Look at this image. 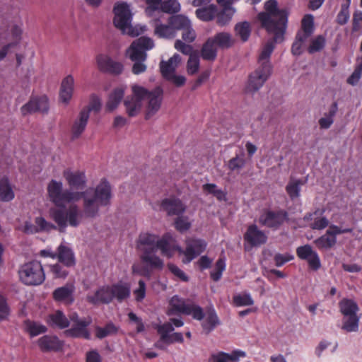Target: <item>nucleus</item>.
<instances>
[{
	"instance_id": "nucleus-1",
	"label": "nucleus",
	"mask_w": 362,
	"mask_h": 362,
	"mask_svg": "<svg viewBox=\"0 0 362 362\" xmlns=\"http://www.w3.org/2000/svg\"><path fill=\"white\" fill-rule=\"evenodd\" d=\"M47 189L50 201L59 207L83 199V211L76 204H71L66 209H49L51 218L57 224L61 231L64 230L68 225L77 227L83 216L96 217L99 214L100 207L110 206L112 198V187L106 178L101 179L95 187H89L82 192L64 189L61 181L52 180L48 183Z\"/></svg>"
},
{
	"instance_id": "nucleus-2",
	"label": "nucleus",
	"mask_w": 362,
	"mask_h": 362,
	"mask_svg": "<svg viewBox=\"0 0 362 362\" xmlns=\"http://www.w3.org/2000/svg\"><path fill=\"white\" fill-rule=\"evenodd\" d=\"M265 11L258 14V19L262 26L269 33L273 34L274 41L280 42L283 40L287 23V14L285 11L279 10L275 0L267 1L264 4Z\"/></svg>"
},
{
	"instance_id": "nucleus-3",
	"label": "nucleus",
	"mask_w": 362,
	"mask_h": 362,
	"mask_svg": "<svg viewBox=\"0 0 362 362\" xmlns=\"http://www.w3.org/2000/svg\"><path fill=\"white\" fill-rule=\"evenodd\" d=\"M158 235L147 232L141 233L136 240V249L141 252L140 259L151 269L161 270L163 261L155 253L157 251Z\"/></svg>"
},
{
	"instance_id": "nucleus-4",
	"label": "nucleus",
	"mask_w": 362,
	"mask_h": 362,
	"mask_svg": "<svg viewBox=\"0 0 362 362\" xmlns=\"http://www.w3.org/2000/svg\"><path fill=\"white\" fill-rule=\"evenodd\" d=\"M163 14L154 16L151 21V24L154 28V33L159 37L173 38L176 35L177 28H183L188 25V18L181 15L171 16L167 23H163Z\"/></svg>"
},
{
	"instance_id": "nucleus-5",
	"label": "nucleus",
	"mask_w": 362,
	"mask_h": 362,
	"mask_svg": "<svg viewBox=\"0 0 362 362\" xmlns=\"http://www.w3.org/2000/svg\"><path fill=\"white\" fill-rule=\"evenodd\" d=\"M153 47V41L147 37H141L132 43L127 50V54L131 60L134 62L132 66L133 74L138 75L146 70V66L144 64L147 57L146 52Z\"/></svg>"
},
{
	"instance_id": "nucleus-6",
	"label": "nucleus",
	"mask_w": 362,
	"mask_h": 362,
	"mask_svg": "<svg viewBox=\"0 0 362 362\" xmlns=\"http://www.w3.org/2000/svg\"><path fill=\"white\" fill-rule=\"evenodd\" d=\"M114 24L123 33L131 36H138L146 30V26L132 25V13L129 6L126 3H119L114 7Z\"/></svg>"
},
{
	"instance_id": "nucleus-7",
	"label": "nucleus",
	"mask_w": 362,
	"mask_h": 362,
	"mask_svg": "<svg viewBox=\"0 0 362 362\" xmlns=\"http://www.w3.org/2000/svg\"><path fill=\"white\" fill-rule=\"evenodd\" d=\"M21 281L25 285L37 286L42 284L45 274L41 263L31 261L23 264L18 271Z\"/></svg>"
},
{
	"instance_id": "nucleus-8",
	"label": "nucleus",
	"mask_w": 362,
	"mask_h": 362,
	"mask_svg": "<svg viewBox=\"0 0 362 362\" xmlns=\"http://www.w3.org/2000/svg\"><path fill=\"white\" fill-rule=\"evenodd\" d=\"M179 313L191 315L198 320H202L204 317L203 310L200 306L188 303L177 295H175L169 301V308L167 314L173 315Z\"/></svg>"
},
{
	"instance_id": "nucleus-9",
	"label": "nucleus",
	"mask_w": 362,
	"mask_h": 362,
	"mask_svg": "<svg viewBox=\"0 0 362 362\" xmlns=\"http://www.w3.org/2000/svg\"><path fill=\"white\" fill-rule=\"evenodd\" d=\"M132 95L126 98L124 105L126 112L129 117L136 116L141 110L146 88L137 83L131 86Z\"/></svg>"
},
{
	"instance_id": "nucleus-10",
	"label": "nucleus",
	"mask_w": 362,
	"mask_h": 362,
	"mask_svg": "<svg viewBox=\"0 0 362 362\" xmlns=\"http://www.w3.org/2000/svg\"><path fill=\"white\" fill-rule=\"evenodd\" d=\"M272 70L268 66H259L252 71L248 77L246 90L250 93H255L259 90L265 82L269 78Z\"/></svg>"
},
{
	"instance_id": "nucleus-11",
	"label": "nucleus",
	"mask_w": 362,
	"mask_h": 362,
	"mask_svg": "<svg viewBox=\"0 0 362 362\" xmlns=\"http://www.w3.org/2000/svg\"><path fill=\"white\" fill-rule=\"evenodd\" d=\"M146 92L145 100H147V105L145 117L148 119L156 115L160 109L163 99V90L161 87L157 86L152 90L146 88Z\"/></svg>"
},
{
	"instance_id": "nucleus-12",
	"label": "nucleus",
	"mask_w": 362,
	"mask_h": 362,
	"mask_svg": "<svg viewBox=\"0 0 362 362\" xmlns=\"http://www.w3.org/2000/svg\"><path fill=\"white\" fill-rule=\"evenodd\" d=\"M186 248L181 254L185 255L184 264H188L202 254L206 248L207 243L204 240L199 238H187L185 241Z\"/></svg>"
},
{
	"instance_id": "nucleus-13",
	"label": "nucleus",
	"mask_w": 362,
	"mask_h": 362,
	"mask_svg": "<svg viewBox=\"0 0 362 362\" xmlns=\"http://www.w3.org/2000/svg\"><path fill=\"white\" fill-rule=\"evenodd\" d=\"M48 110V98L45 95H42L32 97L27 103L21 107V112L23 115H27L37 112L47 113Z\"/></svg>"
},
{
	"instance_id": "nucleus-14",
	"label": "nucleus",
	"mask_w": 362,
	"mask_h": 362,
	"mask_svg": "<svg viewBox=\"0 0 362 362\" xmlns=\"http://www.w3.org/2000/svg\"><path fill=\"white\" fill-rule=\"evenodd\" d=\"M156 247L157 250H160L161 254L168 258L173 255L175 250L180 254L183 252V249L177 245L175 239L169 233L164 234L161 238L158 236Z\"/></svg>"
},
{
	"instance_id": "nucleus-15",
	"label": "nucleus",
	"mask_w": 362,
	"mask_h": 362,
	"mask_svg": "<svg viewBox=\"0 0 362 362\" xmlns=\"http://www.w3.org/2000/svg\"><path fill=\"white\" fill-rule=\"evenodd\" d=\"M63 177L69 186V189H82L87 183V178L84 171L76 170H72L69 168L63 171Z\"/></svg>"
},
{
	"instance_id": "nucleus-16",
	"label": "nucleus",
	"mask_w": 362,
	"mask_h": 362,
	"mask_svg": "<svg viewBox=\"0 0 362 362\" xmlns=\"http://www.w3.org/2000/svg\"><path fill=\"white\" fill-rule=\"evenodd\" d=\"M296 254L300 259L306 260L312 269L317 270L320 268V257L310 245H305L297 247Z\"/></svg>"
},
{
	"instance_id": "nucleus-17",
	"label": "nucleus",
	"mask_w": 362,
	"mask_h": 362,
	"mask_svg": "<svg viewBox=\"0 0 362 362\" xmlns=\"http://www.w3.org/2000/svg\"><path fill=\"white\" fill-rule=\"evenodd\" d=\"M155 328L160 334V340L164 341L167 344H173L174 342L182 343L184 341L183 336L180 332H175L170 334L174 327L170 322H166L163 325H157Z\"/></svg>"
},
{
	"instance_id": "nucleus-18",
	"label": "nucleus",
	"mask_w": 362,
	"mask_h": 362,
	"mask_svg": "<svg viewBox=\"0 0 362 362\" xmlns=\"http://www.w3.org/2000/svg\"><path fill=\"white\" fill-rule=\"evenodd\" d=\"M98 69L104 72H108L115 75L122 74L124 69L123 64L119 62L112 60L106 55H99L97 57Z\"/></svg>"
},
{
	"instance_id": "nucleus-19",
	"label": "nucleus",
	"mask_w": 362,
	"mask_h": 362,
	"mask_svg": "<svg viewBox=\"0 0 362 362\" xmlns=\"http://www.w3.org/2000/svg\"><path fill=\"white\" fill-rule=\"evenodd\" d=\"M286 215V213L282 211L277 212L269 211L260 216L259 222L269 228H277L284 222Z\"/></svg>"
},
{
	"instance_id": "nucleus-20",
	"label": "nucleus",
	"mask_w": 362,
	"mask_h": 362,
	"mask_svg": "<svg viewBox=\"0 0 362 362\" xmlns=\"http://www.w3.org/2000/svg\"><path fill=\"white\" fill-rule=\"evenodd\" d=\"M113 300L111 286H103L99 288L93 294L87 296V300L94 305L108 304Z\"/></svg>"
},
{
	"instance_id": "nucleus-21",
	"label": "nucleus",
	"mask_w": 362,
	"mask_h": 362,
	"mask_svg": "<svg viewBox=\"0 0 362 362\" xmlns=\"http://www.w3.org/2000/svg\"><path fill=\"white\" fill-rule=\"evenodd\" d=\"M244 238L252 246H259L264 244L267 240L265 233L259 230L255 224L248 226L244 235Z\"/></svg>"
},
{
	"instance_id": "nucleus-22",
	"label": "nucleus",
	"mask_w": 362,
	"mask_h": 362,
	"mask_svg": "<svg viewBox=\"0 0 362 362\" xmlns=\"http://www.w3.org/2000/svg\"><path fill=\"white\" fill-rule=\"evenodd\" d=\"M89 117L87 110H81L71 127V139H78L84 132Z\"/></svg>"
},
{
	"instance_id": "nucleus-23",
	"label": "nucleus",
	"mask_w": 362,
	"mask_h": 362,
	"mask_svg": "<svg viewBox=\"0 0 362 362\" xmlns=\"http://www.w3.org/2000/svg\"><path fill=\"white\" fill-rule=\"evenodd\" d=\"M161 207L169 216H180L186 210V206L182 202L175 197L163 199L161 202Z\"/></svg>"
},
{
	"instance_id": "nucleus-24",
	"label": "nucleus",
	"mask_w": 362,
	"mask_h": 362,
	"mask_svg": "<svg viewBox=\"0 0 362 362\" xmlns=\"http://www.w3.org/2000/svg\"><path fill=\"white\" fill-rule=\"evenodd\" d=\"M74 89V78L72 75L66 76L62 81L59 90V100L64 105H68L73 96Z\"/></svg>"
},
{
	"instance_id": "nucleus-25",
	"label": "nucleus",
	"mask_w": 362,
	"mask_h": 362,
	"mask_svg": "<svg viewBox=\"0 0 362 362\" xmlns=\"http://www.w3.org/2000/svg\"><path fill=\"white\" fill-rule=\"evenodd\" d=\"M37 345L43 352L59 351L62 347V343L55 336L45 335L37 340Z\"/></svg>"
},
{
	"instance_id": "nucleus-26",
	"label": "nucleus",
	"mask_w": 362,
	"mask_h": 362,
	"mask_svg": "<svg viewBox=\"0 0 362 362\" xmlns=\"http://www.w3.org/2000/svg\"><path fill=\"white\" fill-rule=\"evenodd\" d=\"M90 323V320L77 321V323L74 324L71 329L66 330L65 334L72 337H82L86 339H89L90 334L86 327Z\"/></svg>"
},
{
	"instance_id": "nucleus-27",
	"label": "nucleus",
	"mask_w": 362,
	"mask_h": 362,
	"mask_svg": "<svg viewBox=\"0 0 362 362\" xmlns=\"http://www.w3.org/2000/svg\"><path fill=\"white\" fill-rule=\"evenodd\" d=\"M181 62V57L178 54H175L168 61H161L160 69L163 77H170L175 74V71Z\"/></svg>"
},
{
	"instance_id": "nucleus-28",
	"label": "nucleus",
	"mask_w": 362,
	"mask_h": 362,
	"mask_svg": "<svg viewBox=\"0 0 362 362\" xmlns=\"http://www.w3.org/2000/svg\"><path fill=\"white\" fill-rule=\"evenodd\" d=\"M74 289L75 288L72 284H66L57 288L53 292V298L57 301L71 303L74 301L73 294Z\"/></svg>"
},
{
	"instance_id": "nucleus-29",
	"label": "nucleus",
	"mask_w": 362,
	"mask_h": 362,
	"mask_svg": "<svg viewBox=\"0 0 362 362\" xmlns=\"http://www.w3.org/2000/svg\"><path fill=\"white\" fill-rule=\"evenodd\" d=\"M246 356L245 351L241 350H235L231 354L220 351L211 355L214 362H238L240 358Z\"/></svg>"
},
{
	"instance_id": "nucleus-30",
	"label": "nucleus",
	"mask_w": 362,
	"mask_h": 362,
	"mask_svg": "<svg viewBox=\"0 0 362 362\" xmlns=\"http://www.w3.org/2000/svg\"><path fill=\"white\" fill-rule=\"evenodd\" d=\"M126 86H119L115 88L112 92L110 94L108 100L107 101L105 108L108 112H112L119 105L122 99L124 97Z\"/></svg>"
},
{
	"instance_id": "nucleus-31",
	"label": "nucleus",
	"mask_w": 362,
	"mask_h": 362,
	"mask_svg": "<svg viewBox=\"0 0 362 362\" xmlns=\"http://www.w3.org/2000/svg\"><path fill=\"white\" fill-rule=\"evenodd\" d=\"M113 298L122 302L130 296L131 288L128 283L118 282L111 286Z\"/></svg>"
},
{
	"instance_id": "nucleus-32",
	"label": "nucleus",
	"mask_w": 362,
	"mask_h": 362,
	"mask_svg": "<svg viewBox=\"0 0 362 362\" xmlns=\"http://www.w3.org/2000/svg\"><path fill=\"white\" fill-rule=\"evenodd\" d=\"M274 49V42L273 41L267 42L262 48L258 57L259 66H268L272 70V65L270 62V56Z\"/></svg>"
},
{
	"instance_id": "nucleus-33",
	"label": "nucleus",
	"mask_w": 362,
	"mask_h": 362,
	"mask_svg": "<svg viewBox=\"0 0 362 362\" xmlns=\"http://www.w3.org/2000/svg\"><path fill=\"white\" fill-rule=\"evenodd\" d=\"M47 322L51 327L59 329L66 328L69 325V320L61 310L49 315Z\"/></svg>"
},
{
	"instance_id": "nucleus-34",
	"label": "nucleus",
	"mask_w": 362,
	"mask_h": 362,
	"mask_svg": "<svg viewBox=\"0 0 362 362\" xmlns=\"http://www.w3.org/2000/svg\"><path fill=\"white\" fill-rule=\"evenodd\" d=\"M305 183L300 179L290 178L287 185L286 186V191L292 201L298 199L300 196V187Z\"/></svg>"
},
{
	"instance_id": "nucleus-35",
	"label": "nucleus",
	"mask_w": 362,
	"mask_h": 362,
	"mask_svg": "<svg viewBox=\"0 0 362 362\" xmlns=\"http://www.w3.org/2000/svg\"><path fill=\"white\" fill-rule=\"evenodd\" d=\"M57 258L66 267L75 264L74 255L72 250L64 245L59 246Z\"/></svg>"
},
{
	"instance_id": "nucleus-36",
	"label": "nucleus",
	"mask_w": 362,
	"mask_h": 362,
	"mask_svg": "<svg viewBox=\"0 0 362 362\" xmlns=\"http://www.w3.org/2000/svg\"><path fill=\"white\" fill-rule=\"evenodd\" d=\"M338 110V105L334 102L329 107V111L324 113L323 116L319 119L318 123L320 129H329L334 123V118Z\"/></svg>"
},
{
	"instance_id": "nucleus-37",
	"label": "nucleus",
	"mask_w": 362,
	"mask_h": 362,
	"mask_svg": "<svg viewBox=\"0 0 362 362\" xmlns=\"http://www.w3.org/2000/svg\"><path fill=\"white\" fill-rule=\"evenodd\" d=\"M220 324V320L214 309L209 310L202 323V328L206 334L210 333Z\"/></svg>"
},
{
	"instance_id": "nucleus-38",
	"label": "nucleus",
	"mask_w": 362,
	"mask_h": 362,
	"mask_svg": "<svg viewBox=\"0 0 362 362\" xmlns=\"http://www.w3.org/2000/svg\"><path fill=\"white\" fill-rule=\"evenodd\" d=\"M211 40L214 42L217 47L221 49H228L232 47L235 42L232 35L226 32L217 33Z\"/></svg>"
},
{
	"instance_id": "nucleus-39",
	"label": "nucleus",
	"mask_w": 362,
	"mask_h": 362,
	"mask_svg": "<svg viewBox=\"0 0 362 362\" xmlns=\"http://www.w3.org/2000/svg\"><path fill=\"white\" fill-rule=\"evenodd\" d=\"M339 307L343 316L357 315L358 311V306L357 303L351 299H342L339 303Z\"/></svg>"
},
{
	"instance_id": "nucleus-40",
	"label": "nucleus",
	"mask_w": 362,
	"mask_h": 362,
	"mask_svg": "<svg viewBox=\"0 0 362 362\" xmlns=\"http://www.w3.org/2000/svg\"><path fill=\"white\" fill-rule=\"evenodd\" d=\"M360 317L357 315L344 316L342 319L341 329L346 332H356L358 331Z\"/></svg>"
},
{
	"instance_id": "nucleus-41",
	"label": "nucleus",
	"mask_w": 362,
	"mask_h": 362,
	"mask_svg": "<svg viewBox=\"0 0 362 362\" xmlns=\"http://www.w3.org/2000/svg\"><path fill=\"white\" fill-rule=\"evenodd\" d=\"M14 192L7 178L0 180V202H9L14 198Z\"/></svg>"
},
{
	"instance_id": "nucleus-42",
	"label": "nucleus",
	"mask_w": 362,
	"mask_h": 362,
	"mask_svg": "<svg viewBox=\"0 0 362 362\" xmlns=\"http://www.w3.org/2000/svg\"><path fill=\"white\" fill-rule=\"evenodd\" d=\"M9 42L8 45H12V47H18L21 41L23 35V24H13L9 30Z\"/></svg>"
},
{
	"instance_id": "nucleus-43",
	"label": "nucleus",
	"mask_w": 362,
	"mask_h": 362,
	"mask_svg": "<svg viewBox=\"0 0 362 362\" xmlns=\"http://www.w3.org/2000/svg\"><path fill=\"white\" fill-rule=\"evenodd\" d=\"M217 55V46L211 38L209 39L202 49V57L206 60L213 61Z\"/></svg>"
},
{
	"instance_id": "nucleus-44",
	"label": "nucleus",
	"mask_w": 362,
	"mask_h": 362,
	"mask_svg": "<svg viewBox=\"0 0 362 362\" xmlns=\"http://www.w3.org/2000/svg\"><path fill=\"white\" fill-rule=\"evenodd\" d=\"M217 8L215 5H210L206 7L198 8L196 11L197 18L204 21H209L216 16Z\"/></svg>"
},
{
	"instance_id": "nucleus-45",
	"label": "nucleus",
	"mask_w": 362,
	"mask_h": 362,
	"mask_svg": "<svg viewBox=\"0 0 362 362\" xmlns=\"http://www.w3.org/2000/svg\"><path fill=\"white\" fill-rule=\"evenodd\" d=\"M337 243V238L326 233L314 241L315 245L320 250H328L332 247Z\"/></svg>"
},
{
	"instance_id": "nucleus-46",
	"label": "nucleus",
	"mask_w": 362,
	"mask_h": 362,
	"mask_svg": "<svg viewBox=\"0 0 362 362\" xmlns=\"http://www.w3.org/2000/svg\"><path fill=\"white\" fill-rule=\"evenodd\" d=\"M314 31V18L311 14H307L302 20V31L298 34L305 37H309Z\"/></svg>"
},
{
	"instance_id": "nucleus-47",
	"label": "nucleus",
	"mask_w": 362,
	"mask_h": 362,
	"mask_svg": "<svg viewBox=\"0 0 362 362\" xmlns=\"http://www.w3.org/2000/svg\"><path fill=\"white\" fill-rule=\"evenodd\" d=\"M235 11L232 6L223 8V10L216 13L217 23L220 26H224L229 23Z\"/></svg>"
},
{
	"instance_id": "nucleus-48",
	"label": "nucleus",
	"mask_w": 362,
	"mask_h": 362,
	"mask_svg": "<svg viewBox=\"0 0 362 362\" xmlns=\"http://www.w3.org/2000/svg\"><path fill=\"white\" fill-rule=\"evenodd\" d=\"M25 330L31 337L37 336L47 332V327L37 322L28 320L25 322Z\"/></svg>"
},
{
	"instance_id": "nucleus-49",
	"label": "nucleus",
	"mask_w": 362,
	"mask_h": 362,
	"mask_svg": "<svg viewBox=\"0 0 362 362\" xmlns=\"http://www.w3.org/2000/svg\"><path fill=\"white\" fill-rule=\"evenodd\" d=\"M236 35L239 36L242 41L246 42L251 33L250 23L247 21L237 23L235 26Z\"/></svg>"
},
{
	"instance_id": "nucleus-50",
	"label": "nucleus",
	"mask_w": 362,
	"mask_h": 362,
	"mask_svg": "<svg viewBox=\"0 0 362 362\" xmlns=\"http://www.w3.org/2000/svg\"><path fill=\"white\" fill-rule=\"evenodd\" d=\"M233 303L235 306H249L254 304V300L249 293L236 294L233 297Z\"/></svg>"
},
{
	"instance_id": "nucleus-51",
	"label": "nucleus",
	"mask_w": 362,
	"mask_h": 362,
	"mask_svg": "<svg viewBox=\"0 0 362 362\" xmlns=\"http://www.w3.org/2000/svg\"><path fill=\"white\" fill-rule=\"evenodd\" d=\"M117 332V328L113 323H108L104 327H97L95 328V336L98 339H103L106 337L113 335Z\"/></svg>"
},
{
	"instance_id": "nucleus-52",
	"label": "nucleus",
	"mask_w": 362,
	"mask_h": 362,
	"mask_svg": "<svg viewBox=\"0 0 362 362\" xmlns=\"http://www.w3.org/2000/svg\"><path fill=\"white\" fill-rule=\"evenodd\" d=\"M226 258L225 257H220L215 264V268L211 272V278L214 281H218L222 276V273L226 269Z\"/></svg>"
},
{
	"instance_id": "nucleus-53",
	"label": "nucleus",
	"mask_w": 362,
	"mask_h": 362,
	"mask_svg": "<svg viewBox=\"0 0 362 362\" xmlns=\"http://www.w3.org/2000/svg\"><path fill=\"white\" fill-rule=\"evenodd\" d=\"M351 0H347V3L341 5V10L337 16V23L341 25H345L350 18L349 5Z\"/></svg>"
},
{
	"instance_id": "nucleus-54",
	"label": "nucleus",
	"mask_w": 362,
	"mask_h": 362,
	"mask_svg": "<svg viewBox=\"0 0 362 362\" xmlns=\"http://www.w3.org/2000/svg\"><path fill=\"white\" fill-rule=\"evenodd\" d=\"M180 5L175 0H168L161 3L160 6V11L165 13H176L180 11Z\"/></svg>"
},
{
	"instance_id": "nucleus-55",
	"label": "nucleus",
	"mask_w": 362,
	"mask_h": 362,
	"mask_svg": "<svg viewBox=\"0 0 362 362\" xmlns=\"http://www.w3.org/2000/svg\"><path fill=\"white\" fill-rule=\"evenodd\" d=\"M101 106H102V103H101V100L99 98V97H98L96 95L93 94V95H91V96L90 98L89 105L84 107L81 110H87L88 115V117H90V112L91 111H94L96 112H99L100 110L101 109Z\"/></svg>"
},
{
	"instance_id": "nucleus-56",
	"label": "nucleus",
	"mask_w": 362,
	"mask_h": 362,
	"mask_svg": "<svg viewBox=\"0 0 362 362\" xmlns=\"http://www.w3.org/2000/svg\"><path fill=\"white\" fill-rule=\"evenodd\" d=\"M325 38L322 35H318L314 38L308 49L309 53L313 54L320 51L325 45Z\"/></svg>"
},
{
	"instance_id": "nucleus-57",
	"label": "nucleus",
	"mask_w": 362,
	"mask_h": 362,
	"mask_svg": "<svg viewBox=\"0 0 362 362\" xmlns=\"http://www.w3.org/2000/svg\"><path fill=\"white\" fill-rule=\"evenodd\" d=\"M245 163L246 160L243 157V154L241 157L236 156L235 157L229 160L228 168L231 171L240 170L245 166Z\"/></svg>"
},
{
	"instance_id": "nucleus-58",
	"label": "nucleus",
	"mask_w": 362,
	"mask_h": 362,
	"mask_svg": "<svg viewBox=\"0 0 362 362\" xmlns=\"http://www.w3.org/2000/svg\"><path fill=\"white\" fill-rule=\"evenodd\" d=\"M199 68V58L197 54H190L187 64V73L190 75L196 74Z\"/></svg>"
},
{
	"instance_id": "nucleus-59",
	"label": "nucleus",
	"mask_w": 362,
	"mask_h": 362,
	"mask_svg": "<svg viewBox=\"0 0 362 362\" xmlns=\"http://www.w3.org/2000/svg\"><path fill=\"white\" fill-rule=\"evenodd\" d=\"M148 6L146 9V13L149 16H154L160 14V6L161 0H146Z\"/></svg>"
},
{
	"instance_id": "nucleus-60",
	"label": "nucleus",
	"mask_w": 362,
	"mask_h": 362,
	"mask_svg": "<svg viewBox=\"0 0 362 362\" xmlns=\"http://www.w3.org/2000/svg\"><path fill=\"white\" fill-rule=\"evenodd\" d=\"M37 225L38 233L42 231H50L57 228V226L53 223L47 221L42 217H37L35 220Z\"/></svg>"
},
{
	"instance_id": "nucleus-61",
	"label": "nucleus",
	"mask_w": 362,
	"mask_h": 362,
	"mask_svg": "<svg viewBox=\"0 0 362 362\" xmlns=\"http://www.w3.org/2000/svg\"><path fill=\"white\" fill-rule=\"evenodd\" d=\"M182 30V39L187 42H192L196 37L194 30L191 27V23L188 19V25L180 28H177V30Z\"/></svg>"
},
{
	"instance_id": "nucleus-62",
	"label": "nucleus",
	"mask_w": 362,
	"mask_h": 362,
	"mask_svg": "<svg viewBox=\"0 0 362 362\" xmlns=\"http://www.w3.org/2000/svg\"><path fill=\"white\" fill-rule=\"evenodd\" d=\"M146 285L144 281L139 280L138 282V288L133 291L135 300L137 302H141L146 297Z\"/></svg>"
},
{
	"instance_id": "nucleus-63",
	"label": "nucleus",
	"mask_w": 362,
	"mask_h": 362,
	"mask_svg": "<svg viewBox=\"0 0 362 362\" xmlns=\"http://www.w3.org/2000/svg\"><path fill=\"white\" fill-rule=\"evenodd\" d=\"M146 264V267H142L139 263L133 264L132 267V274L149 278L151 276V270L153 269H151L147 264Z\"/></svg>"
},
{
	"instance_id": "nucleus-64",
	"label": "nucleus",
	"mask_w": 362,
	"mask_h": 362,
	"mask_svg": "<svg viewBox=\"0 0 362 362\" xmlns=\"http://www.w3.org/2000/svg\"><path fill=\"white\" fill-rule=\"evenodd\" d=\"M308 40V37H305L302 35L297 34L296 41L293 42L291 52L294 55H299L302 52V47L304 42Z\"/></svg>"
}]
</instances>
